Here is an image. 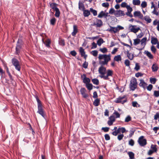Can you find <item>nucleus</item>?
I'll list each match as a JSON object with an SVG mask.
<instances>
[{
  "mask_svg": "<svg viewBox=\"0 0 159 159\" xmlns=\"http://www.w3.org/2000/svg\"><path fill=\"white\" fill-rule=\"evenodd\" d=\"M157 145L155 144H152L151 146V149L155 152H157Z\"/></svg>",
  "mask_w": 159,
  "mask_h": 159,
  "instance_id": "obj_22",
  "label": "nucleus"
},
{
  "mask_svg": "<svg viewBox=\"0 0 159 159\" xmlns=\"http://www.w3.org/2000/svg\"><path fill=\"white\" fill-rule=\"evenodd\" d=\"M124 136V135L123 134L119 135L117 136V139L118 140L120 141L122 139Z\"/></svg>",
  "mask_w": 159,
  "mask_h": 159,
  "instance_id": "obj_56",
  "label": "nucleus"
},
{
  "mask_svg": "<svg viewBox=\"0 0 159 159\" xmlns=\"http://www.w3.org/2000/svg\"><path fill=\"white\" fill-rule=\"evenodd\" d=\"M109 5L108 2H104L102 4V6L104 7H109Z\"/></svg>",
  "mask_w": 159,
  "mask_h": 159,
  "instance_id": "obj_62",
  "label": "nucleus"
},
{
  "mask_svg": "<svg viewBox=\"0 0 159 159\" xmlns=\"http://www.w3.org/2000/svg\"><path fill=\"white\" fill-rule=\"evenodd\" d=\"M144 137L143 136H140L138 142L140 146H143L147 144V140L144 139Z\"/></svg>",
  "mask_w": 159,
  "mask_h": 159,
  "instance_id": "obj_7",
  "label": "nucleus"
},
{
  "mask_svg": "<svg viewBox=\"0 0 159 159\" xmlns=\"http://www.w3.org/2000/svg\"><path fill=\"white\" fill-rule=\"evenodd\" d=\"M153 95L156 97H159V91H154V92Z\"/></svg>",
  "mask_w": 159,
  "mask_h": 159,
  "instance_id": "obj_50",
  "label": "nucleus"
},
{
  "mask_svg": "<svg viewBox=\"0 0 159 159\" xmlns=\"http://www.w3.org/2000/svg\"><path fill=\"white\" fill-rule=\"evenodd\" d=\"M151 51L153 53H156L157 51V49H156L154 46L153 45H152L151 46Z\"/></svg>",
  "mask_w": 159,
  "mask_h": 159,
  "instance_id": "obj_47",
  "label": "nucleus"
},
{
  "mask_svg": "<svg viewBox=\"0 0 159 159\" xmlns=\"http://www.w3.org/2000/svg\"><path fill=\"white\" fill-rule=\"evenodd\" d=\"M129 5H128L127 4V3L125 2H123L121 3V6L122 7H127V6H129Z\"/></svg>",
  "mask_w": 159,
  "mask_h": 159,
  "instance_id": "obj_64",
  "label": "nucleus"
},
{
  "mask_svg": "<svg viewBox=\"0 0 159 159\" xmlns=\"http://www.w3.org/2000/svg\"><path fill=\"white\" fill-rule=\"evenodd\" d=\"M109 129V128L105 127H102V130H103L104 132H108Z\"/></svg>",
  "mask_w": 159,
  "mask_h": 159,
  "instance_id": "obj_57",
  "label": "nucleus"
},
{
  "mask_svg": "<svg viewBox=\"0 0 159 159\" xmlns=\"http://www.w3.org/2000/svg\"><path fill=\"white\" fill-rule=\"evenodd\" d=\"M11 62L14 66L20 64L19 61L16 59L13 58L11 60Z\"/></svg>",
  "mask_w": 159,
  "mask_h": 159,
  "instance_id": "obj_21",
  "label": "nucleus"
},
{
  "mask_svg": "<svg viewBox=\"0 0 159 159\" xmlns=\"http://www.w3.org/2000/svg\"><path fill=\"white\" fill-rule=\"evenodd\" d=\"M134 17H138L141 19H143V16L140 11H136L134 12Z\"/></svg>",
  "mask_w": 159,
  "mask_h": 159,
  "instance_id": "obj_13",
  "label": "nucleus"
},
{
  "mask_svg": "<svg viewBox=\"0 0 159 159\" xmlns=\"http://www.w3.org/2000/svg\"><path fill=\"white\" fill-rule=\"evenodd\" d=\"M86 87L89 90H91L93 89V86L91 84L89 83L86 84Z\"/></svg>",
  "mask_w": 159,
  "mask_h": 159,
  "instance_id": "obj_35",
  "label": "nucleus"
},
{
  "mask_svg": "<svg viewBox=\"0 0 159 159\" xmlns=\"http://www.w3.org/2000/svg\"><path fill=\"white\" fill-rule=\"evenodd\" d=\"M159 118V112H157L156 114L154 116V119L155 120H157L158 118Z\"/></svg>",
  "mask_w": 159,
  "mask_h": 159,
  "instance_id": "obj_63",
  "label": "nucleus"
},
{
  "mask_svg": "<svg viewBox=\"0 0 159 159\" xmlns=\"http://www.w3.org/2000/svg\"><path fill=\"white\" fill-rule=\"evenodd\" d=\"M81 8L82 9V11L83 12V14L84 17H88L90 14V11L85 9V7L84 4L80 2V8Z\"/></svg>",
  "mask_w": 159,
  "mask_h": 159,
  "instance_id": "obj_6",
  "label": "nucleus"
},
{
  "mask_svg": "<svg viewBox=\"0 0 159 159\" xmlns=\"http://www.w3.org/2000/svg\"><path fill=\"white\" fill-rule=\"evenodd\" d=\"M59 44L61 46H64L65 45L64 40L63 39H61L59 40Z\"/></svg>",
  "mask_w": 159,
  "mask_h": 159,
  "instance_id": "obj_33",
  "label": "nucleus"
},
{
  "mask_svg": "<svg viewBox=\"0 0 159 159\" xmlns=\"http://www.w3.org/2000/svg\"><path fill=\"white\" fill-rule=\"evenodd\" d=\"M92 81L93 84L97 85H98L99 83L98 80L97 79H92Z\"/></svg>",
  "mask_w": 159,
  "mask_h": 159,
  "instance_id": "obj_40",
  "label": "nucleus"
},
{
  "mask_svg": "<svg viewBox=\"0 0 159 159\" xmlns=\"http://www.w3.org/2000/svg\"><path fill=\"white\" fill-rule=\"evenodd\" d=\"M144 19L148 23H150L152 21L151 19L150 18L149 16H147L144 17Z\"/></svg>",
  "mask_w": 159,
  "mask_h": 159,
  "instance_id": "obj_30",
  "label": "nucleus"
},
{
  "mask_svg": "<svg viewBox=\"0 0 159 159\" xmlns=\"http://www.w3.org/2000/svg\"><path fill=\"white\" fill-rule=\"evenodd\" d=\"M80 53L82 56L84 57V58L86 59L87 57V55L85 54L84 49L82 47H80Z\"/></svg>",
  "mask_w": 159,
  "mask_h": 159,
  "instance_id": "obj_19",
  "label": "nucleus"
},
{
  "mask_svg": "<svg viewBox=\"0 0 159 159\" xmlns=\"http://www.w3.org/2000/svg\"><path fill=\"white\" fill-rule=\"evenodd\" d=\"M35 98L37 102L38 108L37 113L41 115L43 118H45V114L43 109V105L37 96H35Z\"/></svg>",
  "mask_w": 159,
  "mask_h": 159,
  "instance_id": "obj_2",
  "label": "nucleus"
},
{
  "mask_svg": "<svg viewBox=\"0 0 159 159\" xmlns=\"http://www.w3.org/2000/svg\"><path fill=\"white\" fill-rule=\"evenodd\" d=\"M127 101V99L126 98V96L124 95L122 96L119 97L115 100V102L116 103H121L122 104H123L124 103L126 102Z\"/></svg>",
  "mask_w": 159,
  "mask_h": 159,
  "instance_id": "obj_5",
  "label": "nucleus"
},
{
  "mask_svg": "<svg viewBox=\"0 0 159 159\" xmlns=\"http://www.w3.org/2000/svg\"><path fill=\"white\" fill-rule=\"evenodd\" d=\"M110 29H107V31L111 33L113 32L114 33H116L118 31L117 27H112L111 26H110Z\"/></svg>",
  "mask_w": 159,
  "mask_h": 159,
  "instance_id": "obj_12",
  "label": "nucleus"
},
{
  "mask_svg": "<svg viewBox=\"0 0 159 159\" xmlns=\"http://www.w3.org/2000/svg\"><path fill=\"white\" fill-rule=\"evenodd\" d=\"M113 74V71L110 70H108L107 71V75H100V77L101 78H103L105 80H108V76H112Z\"/></svg>",
  "mask_w": 159,
  "mask_h": 159,
  "instance_id": "obj_8",
  "label": "nucleus"
},
{
  "mask_svg": "<svg viewBox=\"0 0 159 159\" xmlns=\"http://www.w3.org/2000/svg\"><path fill=\"white\" fill-rule=\"evenodd\" d=\"M104 16V12L103 11H101L98 15V17L99 18H102Z\"/></svg>",
  "mask_w": 159,
  "mask_h": 159,
  "instance_id": "obj_46",
  "label": "nucleus"
},
{
  "mask_svg": "<svg viewBox=\"0 0 159 159\" xmlns=\"http://www.w3.org/2000/svg\"><path fill=\"white\" fill-rule=\"evenodd\" d=\"M125 64L126 66H129L130 65V61L128 60H126L125 61Z\"/></svg>",
  "mask_w": 159,
  "mask_h": 159,
  "instance_id": "obj_58",
  "label": "nucleus"
},
{
  "mask_svg": "<svg viewBox=\"0 0 159 159\" xmlns=\"http://www.w3.org/2000/svg\"><path fill=\"white\" fill-rule=\"evenodd\" d=\"M158 67L157 64H153L152 66V69L153 71H156L157 70Z\"/></svg>",
  "mask_w": 159,
  "mask_h": 159,
  "instance_id": "obj_26",
  "label": "nucleus"
},
{
  "mask_svg": "<svg viewBox=\"0 0 159 159\" xmlns=\"http://www.w3.org/2000/svg\"><path fill=\"white\" fill-rule=\"evenodd\" d=\"M140 81L139 86L144 89L147 85V83L144 82V80L143 79L140 80Z\"/></svg>",
  "mask_w": 159,
  "mask_h": 159,
  "instance_id": "obj_16",
  "label": "nucleus"
},
{
  "mask_svg": "<svg viewBox=\"0 0 159 159\" xmlns=\"http://www.w3.org/2000/svg\"><path fill=\"white\" fill-rule=\"evenodd\" d=\"M131 120V118L129 115L128 116L125 118V121L126 122H128Z\"/></svg>",
  "mask_w": 159,
  "mask_h": 159,
  "instance_id": "obj_45",
  "label": "nucleus"
},
{
  "mask_svg": "<svg viewBox=\"0 0 159 159\" xmlns=\"http://www.w3.org/2000/svg\"><path fill=\"white\" fill-rule=\"evenodd\" d=\"M15 67V69L19 71H20V68H21V67H20V64H18V65H16L15 66H14Z\"/></svg>",
  "mask_w": 159,
  "mask_h": 159,
  "instance_id": "obj_55",
  "label": "nucleus"
},
{
  "mask_svg": "<svg viewBox=\"0 0 159 159\" xmlns=\"http://www.w3.org/2000/svg\"><path fill=\"white\" fill-rule=\"evenodd\" d=\"M127 57L130 60H132L134 57L133 55H132V56H131L130 53H129L128 51L127 52Z\"/></svg>",
  "mask_w": 159,
  "mask_h": 159,
  "instance_id": "obj_43",
  "label": "nucleus"
},
{
  "mask_svg": "<svg viewBox=\"0 0 159 159\" xmlns=\"http://www.w3.org/2000/svg\"><path fill=\"white\" fill-rule=\"evenodd\" d=\"M56 20L54 17L52 18L50 21V24L52 25H54L56 23Z\"/></svg>",
  "mask_w": 159,
  "mask_h": 159,
  "instance_id": "obj_42",
  "label": "nucleus"
},
{
  "mask_svg": "<svg viewBox=\"0 0 159 159\" xmlns=\"http://www.w3.org/2000/svg\"><path fill=\"white\" fill-rule=\"evenodd\" d=\"M147 6V3L146 2L143 1L142 2L141 4V6L142 8H145Z\"/></svg>",
  "mask_w": 159,
  "mask_h": 159,
  "instance_id": "obj_52",
  "label": "nucleus"
},
{
  "mask_svg": "<svg viewBox=\"0 0 159 159\" xmlns=\"http://www.w3.org/2000/svg\"><path fill=\"white\" fill-rule=\"evenodd\" d=\"M99 99H96L94 100V102H93V104L95 106L97 107L99 105Z\"/></svg>",
  "mask_w": 159,
  "mask_h": 159,
  "instance_id": "obj_32",
  "label": "nucleus"
},
{
  "mask_svg": "<svg viewBox=\"0 0 159 159\" xmlns=\"http://www.w3.org/2000/svg\"><path fill=\"white\" fill-rule=\"evenodd\" d=\"M158 42V40L156 38L152 37L151 40V43L152 44L155 45L157 44Z\"/></svg>",
  "mask_w": 159,
  "mask_h": 159,
  "instance_id": "obj_18",
  "label": "nucleus"
},
{
  "mask_svg": "<svg viewBox=\"0 0 159 159\" xmlns=\"http://www.w3.org/2000/svg\"><path fill=\"white\" fill-rule=\"evenodd\" d=\"M157 80V79L155 78H151L150 79V82L152 84H155L156 81Z\"/></svg>",
  "mask_w": 159,
  "mask_h": 159,
  "instance_id": "obj_44",
  "label": "nucleus"
},
{
  "mask_svg": "<svg viewBox=\"0 0 159 159\" xmlns=\"http://www.w3.org/2000/svg\"><path fill=\"white\" fill-rule=\"evenodd\" d=\"M99 64L102 66L98 69L99 73L101 75H105L106 72V68L103 65H107L108 62L111 60V55L106 54H99L98 57Z\"/></svg>",
  "mask_w": 159,
  "mask_h": 159,
  "instance_id": "obj_1",
  "label": "nucleus"
},
{
  "mask_svg": "<svg viewBox=\"0 0 159 159\" xmlns=\"http://www.w3.org/2000/svg\"><path fill=\"white\" fill-rule=\"evenodd\" d=\"M145 54L150 59H152L153 58V57L151 53L148 51H145L144 52Z\"/></svg>",
  "mask_w": 159,
  "mask_h": 159,
  "instance_id": "obj_23",
  "label": "nucleus"
},
{
  "mask_svg": "<svg viewBox=\"0 0 159 159\" xmlns=\"http://www.w3.org/2000/svg\"><path fill=\"white\" fill-rule=\"evenodd\" d=\"M115 15L116 17L124 16L125 14L123 11L119 10L116 11L115 12Z\"/></svg>",
  "mask_w": 159,
  "mask_h": 159,
  "instance_id": "obj_11",
  "label": "nucleus"
},
{
  "mask_svg": "<svg viewBox=\"0 0 159 159\" xmlns=\"http://www.w3.org/2000/svg\"><path fill=\"white\" fill-rule=\"evenodd\" d=\"M134 141L132 139H130L129 142V144L132 146L134 145Z\"/></svg>",
  "mask_w": 159,
  "mask_h": 159,
  "instance_id": "obj_48",
  "label": "nucleus"
},
{
  "mask_svg": "<svg viewBox=\"0 0 159 159\" xmlns=\"http://www.w3.org/2000/svg\"><path fill=\"white\" fill-rule=\"evenodd\" d=\"M5 68L6 69V72H7V73L8 74L10 80H13V79L12 78V76L11 75L10 72L9 71L8 68V67L7 66H6L5 67Z\"/></svg>",
  "mask_w": 159,
  "mask_h": 159,
  "instance_id": "obj_25",
  "label": "nucleus"
},
{
  "mask_svg": "<svg viewBox=\"0 0 159 159\" xmlns=\"http://www.w3.org/2000/svg\"><path fill=\"white\" fill-rule=\"evenodd\" d=\"M22 41L21 39H18L16 43L15 52L16 55H19L20 53L21 49L22 47Z\"/></svg>",
  "mask_w": 159,
  "mask_h": 159,
  "instance_id": "obj_3",
  "label": "nucleus"
},
{
  "mask_svg": "<svg viewBox=\"0 0 159 159\" xmlns=\"http://www.w3.org/2000/svg\"><path fill=\"white\" fill-rule=\"evenodd\" d=\"M129 157L130 159H134V154L132 152H129L128 153Z\"/></svg>",
  "mask_w": 159,
  "mask_h": 159,
  "instance_id": "obj_29",
  "label": "nucleus"
},
{
  "mask_svg": "<svg viewBox=\"0 0 159 159\" xmlns=\"http://www.w3.org/2000/svg\"><path fill=\"white\" fill-rule=\"evenodd\" d=\"M90 12L92 13L94 16H96L97 15V11L93 9V8H90Z\"/></svg>",
  "mask_w": 159,
  "mask_h": 159,
  "instance_id": "obj_34",
  "label": "nucleus"
},
{
  "mask_svg": "<svg viewBox=\"0 0 159 159\" xmlns=\"http://www.w3.org/2000/svg\"><path fill=\"white\" fill-rule=\"evenodd\" d=\"M134 45L136 46L137 45L139 44L140 42V40L139 39H136L134 40Z\"/></svg>",
  "mask_w": 159,
  "mask_h": 159,
  "instance_id": "obj_36",
  "label": "nucleus"
},
{
  "mask_svg": "<svg viewBox=\"0 0 159 159\" xmlns=\"http://www.w3.org/2000/svg\"><path fill=\"white\" fill-rule=\"evenodd\" d=\"M50 7H51L54 11L55 10L56 8H58L56 6V4L54 3H51L50 4Z\"/></svg>",
  "mask_w": 159,
  "mask_h": 159,
  "instance_id": "obj_39",
  "label": "nucleus"
},
{
  "mask_svg": "<svg viewBox=\"0 0 159 159\" xmlns=\"http://www.w3.org/2000/svg\"><path fill=\"white\" fill-rule=\"evenodd\" d=\"M153 88V86L151 84H150L147 87V90L149 91H150L152 90Z\"/></svg>",
  "mask_w": 159,
  "mask_h": 159,
  "instance_id": "obj_60",
  "label": "nucleus"
},
{
  "mask_svg": "<svg viewBox=\"0 0 159 159\" xmlns=\"http://www.w3.org/2000/svg\"><path fill=\"white\" fill-rule=\"evenodd\" d=\"M140 69V66L139 65V63H136L135 64V66L134 68V69L136 71H138Z\"/></svg>",
  "mask_w": 159,
  "mask_h": 159,
  "instance_id": "obj_51",
  "label": "nucleus"
},
{
  "mask_svg": "<svg viewBox=\"0 0 159 159\" xmlns=\"http://www.w3.org/2000/svg\"><path fill=\"white\" fill-rule=\"evenodd\" d=\"M147 38L146 37H145L143 38L140 41V42L141 43V45H143V44L144 43V45H145L146 44L145 42L147 40Z\"/></svg>",
  "mask_w": 159,
  "mask_h": 159,
  "instance_id": "obj_41",
  "label": "nucleus"
},
{
  "mask_svg": "<svg viewBox=\"0 0 159 159\" xmlns=\"http://www.w3.org/2000/svg\"><path fill=\"white\" fill-rule=\"evenodd\" d=\"M135 129L134 128H131L129 131L130 134L129 135V136L130 138L132 137V135L134 134Z\"/></svg>",
  "mask_w": 159,
  "mask_h": 159,
  "instance_id": "obj_38",
  "label": "nucleus"
},
{
  "mask_svg": "<svg viewBox=\"0 0 159 159\" xmlns=\"http://www.w3.org/2000/svg\"><path fill=\"white\" fill-rule=\"evenodd\" d=\"M99 50L102 52L103 53H105L107 51V49L106 48H100Z\"/></svg>",
  "mask_w": 159,
  "mask_h": 159,
  "instance_id": "obj_49",
  "label": "nucleus"
},
{
  "mask_svg": "<svg viewBox=\"0 0 159 159\" xmlns=\"http://www.w3.org/2000/svg\"><path fill=\"white\" fill-rule=\"evenodd\" d=\"M81 78L83 80V82L86 84L89 83L90 80L89 78L86 77V75L85 74H83L81 75Z\"/></svg>",
  "mask_w": 159,
  "mask_h": 159,
  "instance_id": "obj_9",
  "label": "nucleus"
},
{
  "mask_svg": "<svg viewBox=\"0 0 159 159\" xmlns=\"http://www.w3.org/2000/svg\"><path fill=\"white\" fill-rule=\"evenodd\" d=\"M132 28L131 29V31L132 32H133L134 33H136L138 31L140 30V28L139 27H138L137 28H135V27L136 26L135 25H131Z\"/></svg>",
  "mask_w": 159,
  "mask_h": 159,
  "instance_id": "obj_17",
  "label": "nucleus"
},
{
  "mask_svg": "<svg viewBox=\"0 0 159 159\" xmlns=\"http://www.w3.org/2000/svg\"><path fill=\"white\" fill-rule=\"evenodd\" d=\"M104 42L103 39L100 38L97 41V43L98 46H100Z\"/></svg>",
  "mask_w": 159,
  "mask_h": 159,
  "instance_id": "obj_37",
  "label": "nucleus"
},
{
  "mask_svg": "<svg viewBox=\"0 0 159 159\" xmlns=\"http://www.w3.org/2000/svg\"><path fill=\"white\" fill-rule=\"evenodd\" d=\"M91 53L94 56L96 57L98 55V52L97 50H94L92 51Z\"/></svg>",
  "mask_w": 159,
  "mask_h": 159,
  "instance_id": "obj_53",
  "label": "nucleus"
},
{
  "mask_svg": "<svg viewBox=\"0 0 159 159\" xmlns=\"http://www.w3.org/2000/svg\"><path fill=\"white\" fill-rule=\"evenodd\" d=\"M93 25L97 27H100L103 25V22L101 20L97 19L96 22L93 23Z\"/></svg>",
  "mask_w": 159,
  "mask_h": 159,
  "instance_id": "obj_10",
  "label": "nucleus"
},
{
  "mask_svg": "<svg viewBox=\"0 0 159 159\" xmlns=\"http://www.w3.org/2000/svg\"><path fill=\"white\" fill-rule=\"evenodd\" d=\"M140 3V1L139 0H133V4L134 5H139Z\"/></svg>",
  "mask_w": 159,
  "mask_h": 159,
  "instance_id": "obj_31",
  "label": "nucleus"
},
{
  "mask_svg": "<svg viewBox=\"0 0 159 159\" xmlns=\"http://www.w3.org/2000/svg\"><path fill=\"white\" fill-rule=\"evenodd\" d=\"M54 11H55V16L56 17H58L60 14V11L58 8H56Z\"/></svg>",
  "mask_w": 159,
  "mask_h": 159,
  "instance_id": "obj_28",
  "label": "nucleus"
},
{
  "mask_svg": "<svg viewBox=\"0 0 159 159\" xmlns=\"http://www.w3.org/2000/svg\"><path fill=\"white\" fill-rule=\"evenodd\" d=\"M115 149L117 151L121 152L123 151V146L119 145Z\"/></svg>",
  "mask_w": 159,
  "mask_h": 159,
  "instance_id": "obj_20",
  "label": "nucleus"
},
{
  "mask_svg": "<svg viewBox=\"0 0 159 159\" xmlns=\"http://www.w3.org/2000/svg\"><path fill=\"white\" fill-rule=\"evenodd\" d=\"M137 84L136 79L134 78L132 79L130 81V83L129 85L130 89L132 91L134 90L137 88Z\"/></svg>",
  "mask_w": 159,
  "mask_h": 159,
  "instance_id": "obj_4",
  "label": "nucleus"
},
{
  "mask_svg": "<svg viewBox=\"0 0 159 159\" xmlns=\"http://www.w3.org/2000/svg\"><path fill=\"white\" fill-rule=\"evenodd\" d=\"M105 139L106 140H109L110 139V138L108 134H106L104 135Z\"/></svg>",
  "mask_w": 159,
  "mask_h": 159,
  "instance_id": "obj_61",
  "label": "nucleus"
},
{
  "mask_svg": "<svg viewBox=\"0 0 159 159\" xmlns=\"http://www.w3.org/2000/svg\"><path fill=\"white\" fill-rule=\"evenodd\" d=\"M80 91L81 94L84 98H86L88 97V95L85 93L86 90L84 88H82Z\"/></svg>",
  "mask_w": 159,
  "mask_h": 159,
  "instance_id": "obj_15",
  "label": "nucleus"
},
{
  "mask_svg": "<svg viewBox=\"0 0 159 159\" xmlns=\"http://www.w3.org/2000/svg\"><path fill=\"white\" fill-rule=\"evenodd\" d=\"M42 42L45 45V46L48 48L50 47V44L51 43V40L49 39H47L44 41L43 39H42Z\"/></svg>",
  "mask_w": 159,
  "mask_h": 159,
  "instance_id": "obj_14",
  "label": "nucleus"
},
{
  "mask_svg": "<svg viewBox=\"0 0 159 159\" xmlns=\"http://www.w3.org/2000/svg\"><path fill=\"white\" fill-rule=\"evenodd\" d=\"M88 66V62L85 61L84 63L83 64L82 66L85 69H86L87 68Z\"/></svg>",
  "mask_w": 159,
  "mask_h": 159,
  "instance_id": "obj_59",
  "label": "nucleus"
},
{
  "mask_svg": "<svg viewBox=\"0 0 159 159\" xmlns=\"http://www.w3.org/2000/svg\"><path fill=\"white\" fill-rule=\"evenodd\" d=\"M73 29V31L72 33V35L73 36H75L77 32V26L75 25H74Z\"/></svg>",
  "mask_w": 159,
  "mask_h": 159,
  "instance_id": "obj_27",
  "label": "nucleus"
},
{
  "mask_svg": "<svg viewBox=\"0 0 159 159\" xmlns=\"http://www.w3.org/2000/svg\"><path fill=\"white\" fill-rule=\"evenodd\" d=\"M121 57L120 55H118L115 56L114 58V61H119L121 60Z\"/></svg>",
  "mask_w": 159,
  "mask_h": 159,
  "instance_id": "obj_24",
  "label": "nucleus"
},
{
  "mask_svg": "<svg viewBox=\"0 0 159 159\" xmlns=\"http://www.w3.org/2000/svg\"><path fill=\"white\" fill-rule=\"evenodd\" d=\"M113 114L116 116V118H119L120 117V114L117 111H115Z\"/></svg>",
  "mask_w": 159,
  "mask_h": 159,
  "instance_id": "obj_54",
  "label": "nucleus"
}]
</instances>
